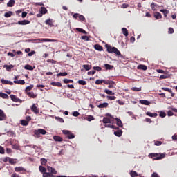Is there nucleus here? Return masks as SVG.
<instances>
[{
    "instance_id": "nucleus-64",
    "label": "nucleus",
    "mask_w": 177,
    "mask_h": 177,
    "mask_svg": "<svg viewBox=\"0 0 177 177\" xmlns=\"http://www.w3.org/2000/svg\"><path fill=\"white\" fill-rule=\"evenodd\" d=\"M151 177H160V176L158 175V174L156 173V172H153L152 174H151Z\"/></svg>"
},
{
    "instance_id": "nucleus-20",
    "label": "nucleus",
    "mask_w": 177,
    "mask_h": 177,
    "mask_svg": "<svg viewBox=\"0 0 177 177\" xmlns=\"http://www.w3.org/2000/svg\"><path fill=\"white\" fill-rule=\"evenodd\" d=\"M137 68L138 70H143L144 71H146V70H147V66L146 65L140 64L138 66Z\"/></svg>"
},
{
    "instance_id": "nucleus-6",
    "label": "nucleus",
    "mask_w": 177,
    "mask_h": 177,
    "mask_svg": "<svg viewBox=\"0 0 177 177\" xmlns=\"http://www.w3.org/2000/svg\"><path fill=\"white\" fill-rule=\"evenodd\" d=\"M47 169L48 171H50V172H48V174H51V175H56V174H57L56 169H55L50 166H48Z\"/></svg>"
},
{
    "instance_id": "nucleus-51",
    "label": "nucleus",
    "mask_w": 177,
    "mask_h": 177,
    "mask_svg": "<svg viewBox=\"0 0 177 177\" xmlns=\"http://www.w3.org/2000/svg\"><path fill=\"white\" fill-rule=\"evenodd\" d=\"M93 68L94 71H102V67L100 66H94Z\"/></svg>"
},
{
    "instance_id": "nucleus-49",
    "label": "nucleus",
    "mask_w": 177,
    "mask_h": 177,
    "mask_svg": "<svg viewBox=\"0 0 177 177\" xmlns=\"http://www.w3.org/2000/svg\"><path fill=\"white\" fill-rule=\"evenodd\" d=\"M86 120H87V121H89V122H91V121H93V120H95V118H93V115H88L87 118H86Z\"/></svg>"
},
{
    "instance_id": "nucleus-45",
    "label": "nucleus",
    "mask_w": 177,
    "mask_h": 177,
    "mask_svg": "<svg viewBox=\"0 0 177 177\" xmlns=\"http://www.w3.org/2000/svg\"><path fill=\"white\" fill-rule=\"evenodd\" d=\"M77 83L80 85H86V81L82 80H78Z\"/></svg>"
},
{
    "instance_id": "nucleus-12",
    "label": "nucleus",
    "mask_w": 177,
    "mask_h": 177,
    "mask_svg": "<svg viewBox=\"0 0 177 177\" xmlns=\"http://www.w3.org/2000/svg\"><path fill=\"white\" fill-rule=\"evenodd\" d=\"M105 84V85H107V80H97L95 81L96 85H101V84Z\"/></svg>"
},
{
    "instance_id": "nucleus-3",
    "label": "nucleus",
    "mask_w": 177,
    "mask_h": 177,
    "mask_svg": "<svg viewBox=\"0 0 177 177\" xmlns=\"http://www.w3.org/2000/svg\"><path fill=\"white\" fill-rule=\"evenodd\" d=\"M62 132L66 136V138H68V139H74V138H75L74 133L68 130H62Z\"/></svg>"
},
{
    "instance_id": "nucleus-2",
    "label": "nucleus",
    "mask_w": 177,
    "mask_h": 177,
    "mask_svg": "<svg viewBox=\"0 0 177 177\" xmlns=\"http://www.w3.org/2000/svg\"><path fill=\"white\" fill-rule=\"evenodd\" d=\"M148 157L152 158L153 160H162L165 157V153H149Z\"/></svg>"
},
{
    "instance_id": "nucleus-56",
    "label": "nucleus",
    "mask_w": 177,
    "mask_h": 177,
    "mask_svg": "<svg viewBox=\"0 0 177 177\" xmlns=\"http://www.w3.org/2000/svg\"><path fill=\"white\" fill-rule=\"evenodd\" d=\"M9 162H10V164H16V160H15V159H13V158H10V159H9Z\"/></svg>"
},
{
    "instance_id": "nucleus-35",
    "label": "nucleus",
    "mask_w": 177,
    "mask_h": 177,
    "mask_svg": "<svg viewBox=\"0 0 177 177\" xmlns=\"http://www.w3.org/2000/svg\"><path fill=\"white\" fill-rule=\"evenodd\" d=\"M7 135L8 136H10V138H13V136H16V134L13 131H8Z\"/></svg>"
},
{
    "instance_id": "nucleus-46",
    "label": "nucleus",
    "mask_w": 177,
    "mask_h": 177,
    "mask_svg": "<svg viewBox=\"0 0 177 177\" xmlns=\"http://www.w3.org/2000/svg\"><path fill=\"white\" fill-rule=\"evenodd\" d=\"M130 175L131 177H136V176H138V173L135 171H131L130 172Z\"/></svg>"
},
{
    "instance_id": "nucleus-1",
    "label": "nucleus",
    "mask_w": 177,
    "mask_h": 177,
    "mask_svg": "<svg viewBox=\"0 0 177 177\" xmlns=\"http://www.w3.org/2000/svg\"><path fill=\"white\" fill-rule=\"evenodd\" d=\"M105 46L109 53H115L116 56H120V57H122V55H121V52H120L118 48L113 47L109 44H106Z\"/></svg>"
},
{
    "instance_id": "nucleus-17",
    "label": "nucleus",
    "mask_w": 177,
    "mask_h": 177,
    "mask_svg": "<svg viewBox=\"0 0 177 177\" xmlns=\"http://www.w3.org/2000/svg\"><path fill=\"white\" fill-rule=\"evenodd\" d=\"M2 84H4L6 85H13V82L10 80H6L5 79L1 80Z\"/></svg>"
},
{
    "instance_id": "nucleus-9",
    "label": "nucleus",
    "mask_w": 177,
    "mask_h": 177,
    "mask_svg": "<svg viewBox=\"0 0 177 177\" xmlns=\"http://www.w3.org/2000/svg\"><path fill=\"white\" fill-rule=\"evenodd\" d=\"M55 23V21L53 19L49 18L48 19H46L45 21V24L46 26H50V27H52L53 26V24Z\"/></svg>"
},
{
    "instance_id": "nucleus-58",
    "label": "nucleus",
    "mask_w": 177,
    "mask_h": 177,
    "mask_svg": "<svg viewBox=\"0 0 177 177\" xmlns=\"http://www.w3.org/2000/svg\"><path fill=\"white\" fill-rule=\"evenodd\" d=\"M0 154H5V149L0 146Z\"/></svg>"
},
{
    "instance_id": "nucleus-4",
    "label": "nucleus",
    "mask_w": 177,
    "mask_h": 177,
    "mask_svg": "<svg viewBox=\"0 0 177 177\" xmlns=\"http://www.w3.org/2000/svg\"><path fill=\"white\" fill-rule=\"evenodd\" d=\"M39 14H37V17H42V15H46L48 10L45 7H41Z\"/></svg>"
},
{
    "instance_id": "nucleus-5",
    "label": "nucleus",
    "mask_w": 177,
    "mask_h": 177,
    "mask_svg": "<svg viewBox=\"0 0 177 177\" xmlns=\"http://www.w3.org/2000/svg\"><path fill=\"white\" fill-rule=\"evenodd\" d=\"M35 135H36V136H39V135H46V130L44 129L35 130Z\"/></svg>"
},
{
    "instance_id": "nucleus-18",
    "label": "nucleus",
    "mask_w": 177,
    "mask_h": 177,
    "mask_svg": "<svg viewBox=\"0 0 177 177\" xmlns=\"http://www.w3.org/2000/svg\"><path fill=\"white\" fill-rule=\"evenodd\" d=\"M53 139L55 140V142H63V138L59 136H54Z\"/></svg>"
},
{
    "instance_id": "nucleus-28",
    "label": "nucleus",
    "mask_w": 177,
    "mask_h": 177,
    "mask_svg": "<svg viewBox=\"0 0 177 177\" xmlns=\"http://www.w3.org/2000/svg\"><path fill=\"white\" fill-rule=\"evenodd\" d=\"M103 124H111V120L109 118H104L102 120Z\"/></svg>"
},
{
    "instance_id": "nucleus-34",
    "label": "nucleus",
    "mask_w": 177,
    "mask_h": 177,
    "mask_svg": "<svg viewBox=\"0 0 177 177\" xmlns=\"http://www.w3.org/2000/svg\"><path fill=\"white\" fill-rule=\"evenodd\" d=\"M63 81L64 84H73V82H74V80L70 79H64Z\"/></svg>"
},
{
    "instance_id": "nucleus-21",
    "label": "nucleus",
    "mask_w": 177,
    "mask_h": 177,
    "mask_svg": "<svg viewBox=\"0 0 177 177\" xmlns=\"http://www.w3.org/2000/svg\"><path fill=\"white\" fill-rule=\"evenodd\" d=\"M154 17L156 20H158L160 19H162V15H161V13L156 12L154 13Z\"/></svg>"
},
{
    "instance_id": "nucleus-14",
    "label": "nucleus",
    "mask_w": 177,
    "mask_h": 177,
    "mask_svg": "<svg viewBox=\"0 0 177 177\" xmlns=\"http://www.w3.org/2000/svg\"><path fill=\"white\" fill-rule=\"evenodd\" d=\"M115 120L116 121V124L118 125V127H120V128H122V127H124V125L122 124V121H121V119L116 118Z\"/></svg>"
},
{
    "instance_id": "nucleus-19",
    "label": "nucleus",
    "mask_w": 177,
    "mask_h": 177,
    "mask_svg": "<svg viewBox=\"0 0 177 177\" xmlns=\"http://www.w3.org/2000/svg\"><path fill=\"white\" fill-rule=\"evenodd\" d=\"M15 3H16V1H15V0H10L7 3V6L8 8H13V6H15Z\"/></svg>"
},
{
    "instance_id": "nucleus-59",
    "label": "nucleus",
    "mask_w": 177,
    "mask_h": 177,
    "mask_svg": "<svg viewBox=\"0 0 177 177\" xmlns=\"http://www.w3.org/2000/svg\"><path fill=\"white\" fill-rule=\"evenodd\" d=\"M34 55H35V51L32 50L28 54V56H29V57H31V56H34Z\"/></svg>"
},
{
    "instance_id": "nucleus-25",
    "label": "nucleus",
    "mask_w": 177,
    "mask_h": 177,
    "mask_svg": "<svg viewBox=\"0 0 177 177\" xmlns=\"http://www.w3.org/2000/svg\"><path fill=\"white\" fill-rule=\"evenodd\" d=\"M14 84H18L19 85H24L26 84V82L24 81V80H15Z\"/></svg>"
},
{
    "instance_id": "nucleus-7",
    "label": "nucleus",
    "mask_w": 177,
    "mask_h": 177,
    "mask_svg": "<svg viewBox=\"0 0 177 177\" xmlns=\"http://www.w3.org/2000/svg\"><path fill=\"white\" fill-rule=\"evenodd\" d=\"M10 99L12 100V102H18V103H21L23 101L21 99L17 98L16 95H10Z\"/></svg>"
},
{
    "instance_id": "nucleus-16",
    "label": "nucleus",
    "mask_w": 177,
    "mask_h": 177,
    "mask_svg": "<svg viewBox=\"0 0 177 177\" xmlns=\"http://www.w3.org/2000/svg\"><path fill=\"white\" fill-rule=\"evenodd\" d=\"M97 107H98V109H106V108L109 107V103L104 102L102 104L97 105Z\"/></svg>"
},
{
    "instance_id": "nucleus-10",
    "label": "nucleus",
    "mask_w": 177,
    "mask_h": 177,
    "mask_svg": "<svg viewBox=\"0 0 177 177\" xmlns=\"http://www.w3.org/2000/svg\"><path fill=\"white\" fill-rule=\"evenodd\" d=\"M30 110L33 111V113H35V114H38L39 113V109L35 106V104H33L32 106L30 107Z\"/></svg>"
},
{
    "instance_id": "nucleus-43",
    "label": "nucleus",
    "mask_w": 177,
    "mask_h": 177,
    "mask_svg": "<svg viewBox=\"0 0 177 177\" xmlns=\"http://www.w3.org/2000/svg\"><path fill=\"white\" fill-rule=\"evenodd\" d=\"M83 68H84L86 71H88L92 68V65H83Z\"/></svg>"
},
{
    "instance_id": "nucleus-13",
    "label": "nucleus",
    "mask_w": 177,
    "mask_h": 177,
    "mask_svg": "<svg viewBox=\"0 0 177 177\" xmlns=\"http://www.w3.org/2000/svg\"><path fill=\"white\" fill-rule=\"evenodd\" d=\"M139 102H140L141 104H144V106H150V101L147 100H140L139 101Z\"/></svg>"
},
{
    "instance_id": "nucleus-42",
    "label": "nucleus",
    "mask_w": 177,
    "mask_h": 177,
    "mask_svg": "<svg viewBox=\"0 0 177 177\" xmlns=\"http://www.w3.org/2000/svg\"><path fill=\"white\" fill-rule=\"evenodd\" d=\"M34 88V85L31 84L30 86H28L26 88L25 91L26 92H28L30 91H31V89H32Z\"/></svg>"
},
{
    "instance_id": "nucleus-31",
    "label": "nucleus",
    "mask_w": 177,
    "mask_h": 177,
    "mask_svg": "<svg viewBox=\"0 0 177 177\" xmlns=\"http://www.w3.org/2000/svg\"><path fill=\"white\" fill-rule=\"evenodd\" d=\"M122 34L124 35V37H128L129 35L128 29H127L126 28H122Z\"/></svg>"
},
{
    "instance_id": "nucleus-11",
    "label": "nucleus",
    "mask_w": 177,
    "mask_h": 177,
    "mask_svg": "<svg viewBox=\"0 0 177 177\" xmlns=\"http://www.w3.org/2000/svg\"><path fill=\"white\" fill-rule=\"evenodd\" d=\"M5 120H6V115L2 109H0V121H5Z\"/></svg>"
},
{
    "instance_id": "nucleus-15",
    "label": "nucleus",
    "mask_w": 177,
    "mask_h": 177,
    "mask_svg": "<svg viewBox=\"0 0 177 177\" xmlns=\"http://www.w3.org/2000/svg\"><path fill=\"white\" fill-rule=\"evenodd\" d=\"M15 172H26V169L23 167H17L15 168Z\"/></svg>"
},
{
    "instance_id": "nucleus-57",
    "label": "nucleus",
    "mask_w": 177,
    "mask_h": 177,
    "mask_svg": "<svg viewBox=\"0 0 177 177\" xmlns=\"http://www.w3.org/2000/svg\"><path fill=\"white\" fill-rule=\"evenodd\" d=\"M166 78H168V75H161L160 77V80H166Z\"/></svg>"
},
{
    "instance_id": "nucleus-40",
    "label": "nucleus",
    "mask_w": 177,
    "mask_h": 177,
    "mask_svg": "<svg viewBox=\"0 0 177 177\" xmlns=\"http://www.w3.org/2000/svg\"><path fill=\"white\" fill-rule=\"evenodd\" d=\"M68 73L66 72H62V73H59L57 75V77H66V75H67Z\"/></svg>"
},
{
    "instance_id": "nucleus-26",
    "label": "nucleus",
    "mask_w": 177,
    "mask_h": 177,
    "mask_svg": "<svg viewBox=\"0 0 177 177\" xmlns=\"http://www.w3.org/2000/svg\"><path fill=\"white\" fill-rule=\"evenodd\" d=\"M114 135H115V136H118V138L121 137V136L122 135V130H117L116 131H114Z\"/></svg>"
},
{
    "instance_id": "nucleus-53",
    "label": "nucleus",
    "mask_w": 177,
    "mask_h": 177,
    "mask_svg": "<svg viewBox=\"0 0 177 177\" xmlns=\"http://www.w3.org/2000/svg\"><path fill=\"white\" fill-rule=\"evenodd\" d=\"M156 6H157V4H156L154 3H152L151 4V8L152 10H157V9H156Z\"/></svg>"
},
{
    "instance_id": "nucleus-63",
    "label": "nucleus",
    "mask_w": 177,
    "mask_h": 177,
    "mask_svg": "<svg viewBox=\"0 0 177 177\" xmlns=\"http://www.w3.org/2000/svg\"><path fill=\"white\" fill-rule=\"evenodd\" d=\"M168 33H169V34H174V28H169Z\"/></svg>"
},
{
    "instance_id": "nucleus-50",
    "label": "nucleus",
    "mask_w": 177,
    "mask_h": 177,
    "mask_svg": "<svg viewBox=\"0 0 177 177\" xmlns=\"http://www.w3.org/2000/svg\"><path fill=\"white\" fill-rule=\"evenodd\" d=\"M55 120H57L59 122L61 123L64 122V120L60 117H55Z\"/></svg>"
},
{
    "instance_id": "nucleus-54",
    "label": "nucleus",
    "mask_w": 177,
    "mask_h": 177,
    "mask_svg": "<svg viewBox=\"0 0 177 177\" xmlns=\"http://www.w3.org/2000/svg\"><path fill=\"white\" fill-rule=\"evenodd\" d=\"M72 115L73 117H78V115H80V112H78V111H73V113H72Z\"/></svg>"
},
{
    "instance_id": "nucleus-60",
    "label": "nucleus",
    "mask_w": 177,
    "mask_h": 177,
    "mask_svg": "<svg viewBox=\"0 0 177 177\" xmlns=\"http://www.w3.org/2000/svg\"><path fill=\"white\" fill-rule=\"evenodd\" d=\"M167 115L168 117H172V115H174V112H172V111H168Z\"/></svg>"
},
{
    "instance_id": "nucleus-23",
    "label": "nucleus",
    "mask_w": 177,
    "mask_h": 177,
    "mask_svg": "<svg viewBox=\"0 0 177 177\" xmlns=\"http://www.w3.org/2000/svg\"><path fill=\"white\" fill-rule=\"evenodd\" d=\"M94 48L95 50H98L99 52H102V50H103V47L99 44H95L94 46Z\"/></svg>"
},
{
    "instance_id": "nucleus-27",
    "label": "nucleus",
    "mask_w": 177,
    "mask_h": 177,
    "mask_svg": "<svg viewBox=\"0 0 177 177\" xmlns=\"http://www.w3.org/2000/svg\"><path fill=\"white\" fill-rule=\"evenodd\" d=\"M53 86H58V88H62V84L59 82H51Z\"/></svg>"
},
{
    "instance_id": "nucleus-39",
    "label": "nucleus",
    "mask_w": 177,
    "mask_h": 177,
    "mask_svg": "<svg viewBox=\"0 0 177 177\" xmlns=\"http://www.w3.org/2000/svg\"><path fill=\"white\" fill-rule=\"evenodd\" d=\"M131 91H133L134 92H140V91H142V87H140V88L133 87L131 88Z\"/></svg>"
},
{
    "instance_id": "nucleus-61",
    "label": "nucleus",
    "mask_w": 177,
    "mask_h": 177,
    "mask_svg": "<svg viewBox=\"0 0 177 177\" xmlns=\"http://www.w3.org/2000/svg\"><path fill=\"white\" fill-rule=\"evenodd\" d=\"M79 19H80V20H81L82 21H84V20H85V17H84V15H79Z\"/></svg>"
},
{
    "instance_id": "nucleus-29",
    "label": "nucleus",
    "mask_w": 177,
    "mask_h": 177,
    "mask_svg": "<svg viewBox=\"0 0 177 177\" xmlns=\"http://www.w3.org/2000/svg\"><path fill=\"white\" fill-rule=\"evenodd\" d=\"M104 66L105 67L106 70H113V68H114L113 65H110L109 64H104Z\"/></svg>"
},
{
    "instance_id": "nucleus-33",
    "label": "nucleus",
    "mask_w": 177,
    "mask_h": 177,
    "mask_svg": "<svg viewBox=\"0 0 177 177\" xmlns=\"http://www.w3.org/2000/svg\"><path fill=\"white\" fill-rule=\"evenodd\" d=\"M76 31H78L79 32H82V34H85L86 35L88 34L85 30L81 28H76Z\"/></svg>"
},
{
    "instance_id": "nucleus-30",
    "label": "nucleus",
    "mask_w": 177,
    "mask_h": 177,
    "mask_svg": "<svg viewBox=\"0 0 177 177\" xmlns=\"http://www.w3.org/2000/svg\"><path fill=\"white\" fill-rule=\"evenodd\" d=\"M146 114L148 115V117H153L154 118L158 115V114L156 113H151V112H147Z\"/></svg>"
},
{
    "instance_id": "nucleus-52",
    "label": "nucleus",
    "mask_w": 177,
    "mask_h": 177,
    "mask_svg": "<svg viewBox=\"0 0 177 177\" xmlns=\"http://www.w3.org/2000/svg\"><path fill=\"white\" fill-rule=\"evenodd\" d=\"M81 39H83V41H89V37L86 35L82 36Z\"/></svg>"
},
{
    "instance_id": "nucleus-36",
    "label": "nucleus",
    "mask_w": 177,
    "mask_h": 177,
    "mask_svg": "<svg viewBox=\"0 0 177 177\" xmlns=\"http://www.w3.org/2000/svg\"><path fill=\"white\" fill-rule=\"evenodd\" d=\"M12 15H13V12L12 11H9L8 12H6L4 14V16H5V17L8 18V17H10Z\"/></svg>"
},
{
    "instance_id": "nucleus-22",
    "label": "nucleus",
    "mask_w": 177,
    "mask_h": 177,
    "mask_svg": "<svg viewBox=\"0 0 177 177\" xmlns=\"http://www.w3.org/2000/svg\"><path fill=\"white\" fill-rule=\"evenodd\" d=\"M15 66L13 65H3V68H6V71H10L12 68H13Z\"/></svg>"
},
{
    "instance_id": "nucleus-41",
    "label": "nucleus",
    "mask_w": 177,
    "mask_h": 177,
    "mask_svg": "<svg viewBox=\"0 0 177 177\" xmlns=\"http://www.w3.org/2000/svg\"><path fill=\"white\" fill-rule=\"evenodd\" d=\"M25 70H30V71H32L34 70V68L32 66H31L30 65H26L24 66Z\"/></svg>"
},
{
    "instance_id": "nucleus-47",
    "label": "nucleus",
    "mask_w": 177,
    "mask_h": 177,
    "mask_svg": "<svg viewBox=\"0 0 177 177\" xmlns=\"http://www.w3.org/2000/svg\"><path fill=\"white\" fill-rule=\"evenodd\" d=\"M159 116L161 117V118H164L167 116V113H165L164 111H160Z\"/></svg>"
},
{
    "instance_id": "nucleus-55",
    "label": "nucleus",
    "mask_w": 177,
    "mask_h": 177,
    "mask_svg": "<svg viewBox=\"0 0 177 177\" xmlns=\"http://www.w3.org/2000/svg\"><path fill=\"white\" fill-rule=\"evenodd\" d=\"M106 97H107V99H108L109 100H115V99H116L115 96H110V95H108Z\"/></svg>"
},
{
    "instance_id": "nucleus-38",
    "label": "nucleus",
    "mask_w": 177,
    "mask_h": 177,
    "mask_svg": "<svg viewBox=\"0 0 177 177\" xmlns=\"http://www.w3.org/2000/svg\"><path fill=\"white\" fill-rule=\"evenodd\" d=\"M0 97H2L3 99H8V95L6 93H0Z\"/></svg>"
},
{
    "instance_id": "nucleus-8",
    "label": "nucleus",
    "mask_w": 177,
    "mask_h": 177,
    "mask_svg": "<svg viewBox=\"0 0 177 177\" xmlns=\"http://www.w3.org/2000/svg\"><path fill=\"white\" fill-rule=\"evenodd\" d=\"M17 24H19V26H27V24H30V21L27 19H24L22 21H19Z\"/></svg>"
},
{
    "instance_id": "nucleus-32",
    "label": "nucleus",
    "mask_w": 177,
    "mask_h": 177,
    "mask_svg": "<svg viewBox=\"0 0 177 177\" xmlns=\"http://www.w3.org/2000/svg\"><path fill=\"white\" fill-rule=\"evenodd\" d=\"M160 12L163 13L165 17H167V15H168V13H169V11L167 9H161V10H160Z\"/></svg>"
},
{
    "instance_id": "nucleus-37",
    "label": "nucleus",
    "mask_w": 177,
    "mask_h": 177,
    "mask_svg": "<svg viewBox=\"0 0 177 177\" xmlns=\"http://www.w3.org/2000/svg\"><path fill=\"white\" fill-rule=\"evenodd\" d=\"M28 121L22 120H21V124L23 125V127H27V125H28Z\"/></svg>"
},
{
    "instance_id": "nucleus-44",
    "label": "nucleus",
    "mask_w": 177,
    "mask_h": 177,
    "mask_svg": "<svg viewBox=\"0 0 177 177\" xmlns=\"http://www.w3.org/2000/svg\"><path fill=\"white\" fill-rule=\"evenodd\" d=\"M40 161L41 165H46V163L48 162V160L45 158H41Z\"/></svg>"
},
{
    "instance_id": "nucleus-48",
    "label": "nucleus",
    "mask_w": 177,
    "mask_h": 177,
    "mask_svg": "<svg viewBox=\"0 0 177 177\" xmlns=\"http://www.w3.org/2000/svg\"><path fill=\"white\" fill-rule=\"evenodd\" d=\"M105 93H106L107 95H114V93H113V91L109 90V89H105L104 90Z\"/></svg>"
},
{
    "instance_id": "nucleus-62",
    "label": "nucleus",
    "mask_w": 177,
    "mask_h": 177,
    "mask_svg": "<svg viewBox=\"0 0 177 177\" xmlns=\"http://www.w3.org/2000/svg\"><path fill=\"white\" fill-rule=\"evenodd\" d=\"M8 56H10L11 57H15V56H16V54L9 52L8 53Z\"/></svg>"
},
{
    "instance_id": "nucleus-24",
    "label": "nucleus",
    "mask_w": 177,
    "mask_h": 177,
    "mask_svg": "<svg viewBox=\"0 0 177 177\" xmlns=\"http://www.w3.org/2000/svg\"><path fill=\"white\" fill-rule=\"evenodd\" d=\"M27 95L29 97H32V99H35L37 97V94L34 93V92H28Z\"/></svg>"
}]
</instances>
